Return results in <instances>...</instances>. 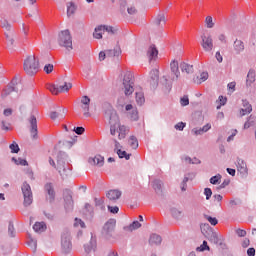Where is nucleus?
<instances>
[{
	"label": "nucleus",
	"mask_w": 256,
	"mask_h": 256,
	"mask_svg": "<svg viewBox=\"0 0 256 256\" xmlns=\"http://www.w3.org/2000/svg\"><path fill=\"white\" fill-rule=\"evenodd\" d=\"M24 71L26 75L33 77L36 73L39 72V60L35 56H28L24 60Z\"/></svg>",
	"instance_id": "f257e3e1"
},
{
	"label": "nucleus",
	"mask_w": 256,
	"mask_h": 256,
	"mask_svg": "<svg viewBox=\"0 0 256 256\" xmlns=\"http://www.w3.org/2000/svg\"><path fill=\"white\" fill-rule=\"evenodd\" d=\"M73 84L67 80H59L57 84L49 85L48 89L52 95H59V93H67Z\"/></svg>",
	"instance_id": "f03ea898"
},
{
	"label": "nucleus",
	"mask_w": 256,
	"mask_h": 256,
	"mask_svg": "<svg viewBox=\"0 0 256 256\" xmlns=\"http://www.w3.org/2000/svg\"><path fill=\"white\" fill-rule=\"evenodd\" d=\"M127 133H129V128L125 125H121V122L119 121L110 126V134L113 136L118 135L120 141L127 137Z\"/></svg>",
	"instance_id": "7ed1b4c3"
},
{
	"label": "nucleus",
	"mask_w": 256,
	"mask_h": 256,
	"mask_svg": "<svg viewBox=\"0 0 256 256\" xmlns=\"http://www.w3.org/2000/svg\"><path fill=\"white\" fill-rule=\"evenodd\" d=\"M58 43L68 51L73 50V38L71 37V32H69V30H63L58 36Z\"/></svg>",
	"instance_id": "20e7f679"
},
{
	"label": "nucleus",
	"mask_w": 256,
	"mask_h": 256,
	"mask_svg": "<svg viewBox=\"0 0 256 256\" xmlns=\"http://www.w3.org/2000/svg\"><path fill=\"white\" fill-rule=\"evenodd\" d=\"M132 79L133 74H131V72H126L123 78V91L126 97H129V95H133V91H135V89L133 88Z\"/></svg>",
	"instance_id": "39448f33"
},
{
	"label": "nucleus",
	"mask_w": 256,
	"mask_h": 256,
	"mask_svg": "<svg viewBox=\"0 0 256 256\" xmlns=\"http://www.w3.org/2000/svg\"><path fill=\"white\" fill-rule=\"evenodd\" d=\"M49 163L50 165H52V167H55L59 171L62 177H67V175H69V172L71 171V168L65 165V162L63 160H57V166H56L55 160H53V158H49Z\"/></svg>",
	"instance_id": "423d86ee"
},
{
	"label": "nucleus",
	"mask_w": 256,
	"mask_h": 256,
	"mask_svg": "<svg viewBox=\"0 0 256 256\" xmlns=\"http://www.w3.org/2000/svg\"><path fill=\"white\" fill-rule=\"evenodd\" d=\"M22 193L24 197V206L29 207L33 203V192L31 191V186L24 182L22 185Z\"/></svg>",
	"instance_id": "0eeeda50"
},
{
	"label": "nucleus",
	"mask_w": 256,
	"mask_h": 256,
	"mask_svg": "<svg viewBox=\"0 0 256 256\" xmlns=\"http://www.w3.org/2000/svg\"><path fill=\"white\" fill-rule=\"evenodd\" d=\"M201 39H202L201 41L202 49H204L206 53H211V51H213L214 49L213 37H211V35L202 34Z\"/></svg>",
	"instance_id": "6e6552de"
},
{
	"label": "nucleus",
	"mask_w": 256,
	"mask_h": 256,
	"mask_svg": "<svg viewBox=\"0 0 256 256\" xmlns=\"http://www.w3.org/2000/svg\"><path fill=\"white\" fill-rule=\"evenodd\" d=\"M105 33H111L113 35L115 33V30H113V27L111 26H99L95 28L93 37L95 39H103V35H105Z\"/></svg>",
	"instance_id": "1a4fd4ad"
},
{
	"label": "nucleus",
	"mask_w": 256,
	"mask_h": 256,
	"mask_svg": "<svg viewBox=\"0 0 256 256\" xmlns=\"http://www.w3.org/2000/svg\"><path fill=\"white\" fill-rule=\"evenodd\" d=\"M170 80L177 81L181 76V72L179 71V62L177 60H172L170 63Z\"/></svg>",
	"instance_id": "9d476101"
},
{
	"label": "nucleus",
	"mask_w": 256,
	"mask_h": 256,
	"mask_svg": "<svg viewBox=\"0 0 256 256\" xmlns=\"http://www.w3.org/2000/svg\"><path fill=\"white\" fill-rule=\"evenodd\" d=\"M146 57H148V61L150 63L151 61H157V58L159 57V50L155 44H152L147 48Z\"/></svg>",
	"instance_id": "9b49d317"
},
{
	"label": "nucleus",
	"mask_w": 256,
	"mask_h": 256,
	"mask_svg": "<svg viewBox=\"0 0 256 256\" xmlns=\"http://www.w3.org/2000/svg\"><path fill=\"white\" fill-rule=\"evenodd\" d=\"M88 163L92 165V167H103V165H105V158L97 154L94 157H90Z\"/></svg>",
	"instance_id": "f8f14e48"
},
{
	"label": "nucleus",
	"mask_w": 256,
	"mask_h": 256,
	"mask_svg": "<svg viewBox=\"0 0 256 256\" xmlns=\"http://www.w3.org/2000/svg\"><path fill=\"white\" fill-rule=\"evenodd\" d=\"M116 225H117V221L115 219L108 220L103 227L104 235H111L113 231H115Z\"/></svg>",
	"instance_id": "ddd939ff"
},
{
	"label": "nucleus",
	"mask_w": 256,
	"mask_h": 256,
	"mask_svg": "<svg viewBox=\"0 0 256 256\" xmlns=\"http://www.w3.org/2000/svg\"><path fill=\"white\" fill-rule=\"evenodd\" d=\"M91 103V99L88 96H83L81 99V108L84 111V117H91V114L89 113V105Z\"/></svg>",
	"instance_id": "4468645a"
},
{
	"label": "nucleus",
	"mask_w": 256,
	"mask_h": 256,
	"mask_svg": "<svg viewBox=\"0 0 256 256\" xmlns=\"http://www.w3.org/2000/svg\"><path fill=\"white\" fill-rule=\"evenodd\" d=\"M62 251L63 253H69L71 251V239L69 238V235L62 236Z\"/></svg>",
	"instance_id": "2eb2a0df"
},
{
	"label": "nucleus",
	"mask_w": 256,
	"mask_h": 256,
	"mask_svg": "<svg viewBox=\"0 0 256 256\" xmlns=\"http://www.w3.org/2000/svg\"><path fill=\"white\" fill-rule=\"evenodd\" d=\"M243 108L240 110V117H245V115H249L251 111H253V106L249 104V101L242 100Z\"/></svg>",
	"instance_id": "dca6fc26"
},
{
	"label": "nucleus",
	"mask_w": 256,
	"mask_h": 256,
	"mask_svg": "<svg viewBox=\"0 0 256 256\" xmlns=\"http://www.w3.org/2000/svg\"><path fill=\"white\" fill-rule=\"evenodd\" d=\"M106 197L107 199H109V201H117V199H120L121 198V191L119 190H109L107 193H106Z\"/></svg>",
	"instance_id": "f3484780"
},
{
	"label": "nucleus",
	"mask_w": 256,
	"mask_h": 256,
	"mask_svg": "<svg viewBox=\"0 0 256 256\" xmlns=\"http://www.w3.org/2000/svg\"><path fill=\"white\" fill-rule=\"evenodd\" d=\"M30 133L32 135V137L35 139V137L37 136V118L35 116H31L30 117Z\"/></svg>",
	"instance_id": "a211bd4d"
},
{
	"label": "nucleus",
	"mask_w": 256,
	"mask_h": 256,
	"mask_svg": "<svg viewBox=\"0 0 256 256\" xmlns=\"http://www.w3.org/2000/svg\"><path fill=\"white\" fill-rule=\"evenodd\" d=\"M167 23V18H165V14H158L154 20L155 27H163Z\"/></svg>",
	"instance_id": "6ab92c4d"
},
{
	"label": "nucleus",
	"mask_w": 256,
	"mask_h": 256,
	"mask_svg": "<svg viewBox=\"0 0 256 256\" xmlns=\"http://www.w3.org/2000/svg\"><path fill=\"white\" fill-rule=\"evenodd\" d=\"M180 69H181L182 73H187V75L193 73V71H194L193 65L188 64L187 62L180 63Z\"/></svg>",
	"instance_id": "aec40b11"
},
{
	"label": "nucleus",
	"mask_w": 256,
	"mask_h": 256,
	"mask_svg": "<svg viewBox=\"0 0 256 256\" xmlns=\"http://www.w3.org/2000/svg\"><path fill=\"white\" fill-rule=\"evenodd\" d=\"M234 51L236 53H242V51H245V44L243 43V41L239 40V39H236L234 41Z\"/></svg>",
	"instance_id": "412c9836"
},
{
	"label": "nucleus",
	"mask_w": 256,
	"mask_h": 256,
	"mask_svg": "<svg viewBox=\"0 0 256 256\" xmlns=\"http://www.w3.org/2000/svg\"><path fill=\"white\" fill-rule=\"evenodd\" d=\"M151 80L150 83L155 87L159 83V70L155 69L150 72Z\"/></svg>",
	"instance_id": "4be33fe9"
},
{
	"label": "nucleus",
	"mask_w": 256,
	"mask_h": 256,
	"mask_svg": "<svg viewBox=\"0 0 256 256\" xmlns=\"http://www.w3.org/2000/svg\"><path fill=\"white\" fill-rule=\"evenodd\" d=\"M207 79H209V73L207 72H202L200 74V77L197 76L196 78H194V83H196L197 85H201V83H205V81H207Z\"/></svg>",
	"instance_id": "5701e85b"
},
{
	"label": "nucleus",
	"mask_w": 256,
	"mask_h": 256,
	"mask_svg": "<svg viewBox=\"0 0 256 256\" xmlns=\"http://www.w3.org/2000/svg\"><path fill=\"white\" fill-rule=\"evenodd\" d=\"M33 229L36 233H43V231L47 230V225L45 222H36L33 226Z\"/></svg>",
	"instance_id": "b1692460"
},
{
	"label": "nucleus",
	"mask_w": 256,
	"mask_h": 256,
	"mask_svg": "<svg viewBox=\"0 0 256 256\" xmlns=\"http://www.w3.org/2000/svg\"><path fill=\"white\" fill-rule=\"evenodd\" d=\"M45 191L48 193L50 197V201H53L55 199V190L53 189V184L48 183L45 185Z\"/></svg>",
	"instance_id": "393cba45"
},
{
	"label": "nucleus",
	"mask_w": 256,
	"mask_h": 256,
	"mask_svg": "<svg viewBox=\"0 0 256 256\" xmlns=\"http://www.w3.org/2000/svg\"><path fill=\"white\" fill-rule=\"evenodd\" d=\"M67 7V16L71 17V15H75V12L77 11V6L73 2H68L66 4Z\"/></svg>",
	"instance_id": "a878e982"
},
{
	"label": "nucleus",
	"mask_w": 256,
	"mask_h": 256,
	"mask_svg": "<svg viewBox=\"0 0 256 256\" xmlns=\"http://www.w3.org/2000/svg\"><path fill=\"white\" fill-rule=\"evenodd\" d=\"M161 236L157 234H152L149 239L150 245H161Z\"/></svg>",
	"instance_id": "bb28decb"
},
{
	"label": "nucleus",
	"mask_w": 256,
	"mask_h": 256,
	"mask_svg": "<svg viewBox=\"0 0 256 256\" xmlns=\"http://www.w3.org/2000/svg\"><path fill=\"white\" fill-rule=\"evenodd\" d=\"M140 227H141V223H139V221H134L129 226H125L124 231L132 232V231H135L136 229H140Z\"/></svg>",
	"instance_id": "cd10ccee"
},
{
	"label": "nucleus",
	"mask_w": 256,
	"mask_h": 256,
	"mask_svg": "<svg viewBox=\"0 0 256 256\" xmlns=\"http://www.w3.org/2000/svg\"><path fill=\"white\" fill-rule=\"evenodd\" d=\"M237 170L240 171V173H245L247 171V163L243 159L237 160Z\"/></svg>",
	"instance_id": "c85d7f7f"
},
{
	"label": "nucleus",
	"mask_w": 256,
	"mask_h": 256,
	"mask_svg": "<svg viewBox=\"0 0 256 256\" xmlns=\"http://www.w3.org/2000/svg\"><path fill=\"white\" fill-rule=\"evenodd\" d=\"M128 145H130L131 149H137L139 147V141L137 140V137L130 136L128 138Z\"/></svg>",
	"instance_id": "c756f323"
},
{
	"label": "nucleus",
	"mask_w": 256,
	"mask_h": 256,
	"mask_svg": "<svg viewBox=\"0 0 256 256\" xmlns=\"http://www.w3.org/2000/svg\"><path fill=\"white\" fill-rule=\"evenodd\" d=\"M7 39L8 49H13V45L15 44V40L13 39V32L5 33Z\"/></svg>",
	"instance_id": "7c9ffc66"
},
{
	"label": "nucleus",
	"mask_w": 256,
	"mask_h": 256,
	"mask_svg": "<svg viewBox=\"0 0 256 256\" xmlns=\"http://www.w3.org/2000/svg\"><path fill=\"white\" fill-rule=\"evenodd\" d=\"M136 103L137 105H143L145 103V94L142 91L136 92Z\"/></svg>",
	"instance_id": "2f4dec72"
},
{
	"label": "nucleus",
	"mask_w": 256,
	"mask_h": 256,
	"mask_svg": "<svg viewBox=\"0 0 256 256\" xmlns=\"http://www.w3.org/2000/svg\"><path fill=\"white\" fill-rule=\"evenodd\" d=\"M252 83H255V72L254 70H250L247 74L246 84L251 85Z\"/></svg>",
	"instance_id": "473e14b6"
},
{
	"label": "nucleus",
	"mask_w": 256,
	"mask_h": 256,
	"mask_svg": "<svg viewBox=\"0 0 256 256\" xmlns=\"http://www.w3.org/2000/svg\"><path fill=\"white\" fill-rule=\"evenodd\" d=\"M120 54H121V48L119 47L113 50H108L106 52L107 57H118V55Z\"/></svg>",
	"instance_id": "72a5a7b5"
},
{
	"label": "nucleus",
	"mask_w": 256,
	"mask_h": 256,
	"mask_svg": "<svg viewBox=\"0 0 256 256\" xmlns=\"http://www.w3.org/2000/svg\"><path fill=\"white\" fill-rule=\"evenodd\" d=\"M205 27L207 29H213L215 27V22H213V17L207 16L205 18Z\"/></svg>",
	"instance_id": "f704fd0d"
},
{
	"label": "nucleus",
	"mask_w": 256,
	"mask_h": 256,
	"mask_svg": "<svg viewBox=\"0 0 256 256\" xmlns=\"http://www.w3.org/2000/svg\"><path fill=\"white\" fill-rule=\"evenodd\" d=\"M117 155L120 157V159H126V161H129V159H131V154H127L126 151H123L121 149L117 150Z\"/></svg>",
	"instance_id": "c9c22d12"
},
{
	"label": "nucleus",
	"mask_w": 256,
	"mask_h": 256,
	"mask_svg": "<svg viewBox=\"0 0 256 256\" xmlns=\"http://www.w3.org/2000/svg\"><path fill=\"white\" fill-rule=\"evenodd\" d=\"M152 187L156 191V193H159V191H161V187H163V183L161 182V180H155Z\"/></svg>",
	"instance_id": "e433bc0d"
},
{
	"label": "nucleus",
	"mask_w": 256,
	"mask_h": 256,
	"mask_svg": "<svg viewBox=\"0 0 256 256\" xmlns=\"http://www.w3.org/2000/svg\"><path fill=\"white\" fill-rule=\"evenodd\" d=\"M127 11H128L129 15H135V13H137V8H135V6H133V5H131V1H128Z\"/></svg>",
	"instance_id": "4c0bfd02"
},
{
	"label": "nucleus",
	"mask_w": 256,
	"mask_h": 256,
	"mask_svg": "<svg viewBox=\"0 0 256 256\" xmlns=\"http://www.w3.org/2000/svg\"><path fill=\"white\" fill-rule=\"evenodd\" d=\"M221 182V174H217L216 176H213L210 178V183L212 185H217V183Z\"/></svg>",
	"instance_id": "58836bf2"
},
{
	"label": "nucleus",
	"mask_w": 256,
	"mask_h": 256,
	"mask_svg": "<svg viewBox=\"0 0 256 256\" xmlns=\"http://www.w3.org/2000/svg\"><path fill=\"white\" fill-rule=\"evenodd\" d=\"M12 160L14 161V163H16V165H22V166H24V167L28 165L27 160H25V159L19 158V159L17 160V159H15V158H12Z\"/></svg>",
	"instance_id": "ea45409f"
},
{
	"label": "nucleus",
	"mask_w": 256,
	"mask_h": 256,
	"mask_svg": "<svg viewBox=\"0 0 256 256\" xmlns=\"http://www.w3.org/2000/svg\"><path fill=\"white\" fill-rule=\"evenodd\" d=\"M11 153H19V145L16 142L10 144Z\"/></svg>",
	"instance_id": "a19ab883"
},
{
	"label": "nucleus",
	"mask_w": 256,
	"mask_h": 256,
	"mask_svg": "<svg viewBox=\"0 0 256 256\" xmlns=\"http://www.w3.org/2000/svg\"><path fill=\"white\" fill-rule=\"evenodd\" d=\"M180 104L182 107H187V105H189V96H183L180 99Z\"/></svg>",
	"instance_id": "79ce46f5"
},
{
	"label": "nucleus",
	"mask_w": 256,
	"mask_h": 256,
	"mask_svg": "<svg viewBox=\"0 0 256 256\" xmlns=\"http://www.w3.org/2000/svg\"><path fill=\"white\" fill-rule=\"evenodd\" d=\"M209 251V245H207V241H203V244L200 247L196 248V251Z\"/></svg>",
	"instance_id": "37998d69"
},
{
	"label": "nucleus",
	"mask_w": 256,
	"mask_h": 256,
	"mask_svg": "<svg viewBox=\"0 0 256 256\" xmlns=\"http://www.w3.org/2000/svg\"><path fill=\"white\" fill-rule=\"evenodd\" d=\"M74 225L75 227H81L82 229H85V222H83L81 219L76 218Z\"/></svg>",
	"instance_id": "c03bdc74"
},
{
	"label": "nucleus",
	"mask_w": 256,
	"mask_h": 256,
	"mask_svg": "<svg viewBox=\"0 0 256 256\" xmlns=\"http://www.w3.org/2000/svg\"><path fill=\"white\" fill-rule=\"evenodd\" d=\"M204 195L206 196L207 201H209L211 199V195H213V191H211V188H205Z\"/></svg>",
	"instance_id": "a18cd8bd"
},
{
	"label": "nucleus",
	"mask_w": 256,
	"mask_h": 256,
	"mask_svg": "<svg viewBox=\"0 0 256 256\" xmlns=\"http://www.w3.org/2000/svg\"><path fill=\"white\" fill-rule=\"evenodd\" d=\"M44 71L49 75V73H53V64H46L44 66Z\"/></svg>",
	"instance_id": "49530a36"
},
{
	"label": "nucleus",
	"mask_w": 256,
	"mask_h": 256,
	"mask_svg": "<svg viewBox=\"0 0 256 256\" xmlns=\"http://www.w3.org/2000/svg\"><path fill=\"white\" fill-rule=\"evenodd\" d=\"M206 219L208 222H210V224H212L213 226L217 225V223H219V220H217V218H213L211 216H206Z\"/></svg>",
	"instance_id": "de8ad7c7"
},
{
	"label": "nucleus",
	"mask_w": 256,
	"mask_h": 256,
	"mask_svg": "<svg viewBox=\"0 0 256 256\" xmlns=\"http://www.w3.org/2000/svg\"><path fill=\"white\" fill-rule=\"evenodd\" d=\"M187 181H189V178L185 177L181 183V191H187Z\"/></svg>",
	"instance_id": "09e8293b"
},
{
	"label": "nucleus",
	"mask_w": 256,
	"mask_h": 256,
	"mask_svg": "<svg viewBox=\"0 0 256 256\" xmlns=\"http://www.w3.org/2000/svg\"><path fill=\"white\" fill-rule=\"evenodd\" d=\"M3 115H4L5 117H11V115H13V109H11V108L5 109V110L3 111Z\"/></svg>",
	"instance_id": "8fccbe9b"
},
{
	"label": "nucleus",
	"mask_w": 256,
	"mask_h": 256,
	"mask_svg": "<svg viewBox=\"0 0 256 256\" xmlns=\"http://www.w3.org/2000/svg\"><path fill=\"white\" fill-rule=\"evenodd\" d=\"M236 235H238V237H245V235H247V231L242 230V229H237Z\"/></svg>",
	"instance_id": "3c124183"
},
{
	"label": "nucleus",
	"mask_w": 256,
	"mask_h": 256,
	"mask_svg": "<svg viewBox=\"0 0 256 256\" xmlns=\"http://www.w3.org/2000/svg\"><path fill=\"white\" fill-rule=\"evenodd\" d=\"M175 129H177L178 131H183V129H185V123L183 122H179L175 125Z\"/></svg>",
	"instance_id": "603ef678"
},
{
	"label": "nucleus",
	"mask_w": 256,
	"mask_h": 256,
	"mask_svg": "<svg viewBox=\"0 0 256 256\" xmlns=\"http://www.w3.org/2000/svg\"><path fill=\"white\" fill-rule=\"evenodd\" d=\"M218 41L221 43H227V36H225V34H219Z\"/></svg>",
	"instance_id": "864d4df0"
},
{
	"label": "nucleus",
	"mask_w": 256,
	"mask_h": 256,
	"mask_svg": "<svg viewBox=\"0 0 256 256\" xmlns=\"http://www.w3.org/2000/svg\"><path fill=\"white\" fill-rule=\"evenodd\" d=\"M108 210L110 211V213H119V207L117 206H108Z\"/></svg>",
	"instance_id": "5fc2aeb1"
},
{
	"label": "nucleus",
	"mask_w": 256,
	"mask_h": 256,
	"mask_svg": "<svg viewBox=\"0 0 256 256\" xmlns=\"http://www.w3.org/2000/svg\"><path fill=\"white\" fill-rule=\"evenodd\" d=\"M215 58L218 61V63H223V56L221 55V52H216Z\"/></svg>",
	"instance_id": "6e6d98bb"
},
{
	"label": "nucleus",
	"mask_w": 256,
	"mask_h": 256,
	"mask_svg": "<svg viewBox=\"0 0 256 256\" xmlns=\"http://www.w3.org/2000/svg\"><path fill=\"white\" fill-rule=\"evenodd\" d=\"M74 131L77 135H83V133H85V128L77 127L76 129H74Z\"/></svg>",
	"instance_id": "4d7b16f0"
},
{
	"label": "nucleus",
	"mask_w": 256,
	"mask_h": 256,
	"mask_svg": "<svg viewBox=\"0 0 256 256\" xmlns=\"http://www.w3.org/2000/svg\"><path fill=\"white\" fill-rule=\"evenodd\" d=\"M192 131L194 132V135H203V133H205L203 132V128H194Z\"/></svg>",
	"instance_id": "13d9d810"
},
{
	"label": "nucleus",
	"mask_w": 256,
	"mask_h": 256,
	"mask_svg": "<svg viewBox=\"0 0 256 256\" xmlns=\"http://www.w3.org/2000/svg\"><path fill=\"white\" fill-rule=\"evenodd\" d=\"M137 119H139V115L137 114V110H133V112L131 114V120L132 121H137Z\"/></svg>",
	"instance_id": "bf43d9fd"
},
{
	"label": "nucleus",
	"mask_w": 256,
	"mask_h": 256,
	"mask_svg": "<svg viewBox=\"0 0 256 256\" xmlns=\"http://www.w3.org/2000/svg\"><path fill=\"white\" fill-rule=\"evenodd\" d=\"M13 91V87H9L7 90H5L3 93H2V97H7V95H9L10 93H12Z\"/></svg>",
	"instance_id": "052dcab7"
},
{
	"label": "nucleus",
	"mask_w": 256,
	"mask_h": 256,
	"mask_svg": "<svg viewBox=\"0 0 256 256\" xmlns=\"http://www.w3.org/2000/svg\"><path fill=\"white\" fill-rule=\"evenodd\" d=\"M235 85H236L235 82L228 83V89H229V91H231V93H233V91H235Z\"/></svg>",
	"instance_id": "680f3d73"
},
{
	"label": "nucleus",
	"mask_w": 256,
	"mask_h": 256,
	"mask_svg": "<svg viewBox=\"0 0 256 256\" xmlns=\"http://www.w3.org/2000/svg\"><path fill=\"white\" fill-rule=\"evenodd\" d=\"M2 27L6 29V31H11V24H9V22H3Z\"/></svg>",
	"instance_id": "e2e57ef3"
},
{
	"label": "nucleus",
	"mask_w": 256,
	"mask_h": 256,
	"mask_svg": "<svg viewBox=\"0 0 256 256\" xmlns=\"http://www.w3.org/2000/svg\"><path fill=\"white\" fill-rule=\"evenodd\" d=\"M247 255L248 256H255V248H249L247 250Z\"/></svg>",
	"instance_id": "0e129e2a"
},
{
	"label": "nucleus",
	"mask_w": 256,
	"mask_h": 256,
	"mask_svg": "<svg viewBox=\"0 0 256 256\" xmlns=\"http://www.w3.org/2000/svg\"><path fill=\"white\" fill-rule=\"evenodd\" d=\"M209 129H211V124H209V123L202 127V131L204 133H207V131H209Z\"/></svg>",
	"instance_id": "69168bd1"
},
{
	"label": "nucleus",
	"mask_w": 256,
	"mask_h": 256,
	"mask_svg": "<svg viewBox=\"0 0 256 256\" xmlns=\"http://www.w3.org/2000/svg\"><path fill=\"white\" fill-rule=\"evenodd\" d=\"M105 57H107V54L105 52L99 53V61H105Z\"/></svg>",
	"instance_id": "338daca9"
},
{
	"label": "nucleus",
	"mask_w": 256,
	"mask_h": 256,
	"mask_svg": "<svg viewBox=\"0 0 256 256\" xmlns=\"http://www.w3.org/2000/svg\"><path fill=\"white\" fill-rule=\"evenodd\" d=\"M58 117H59V113H57V112H51V113H50V119L55 120V119H57Z\"/></svg>",
	"instance_id": "774afa93"
}]
</instances>
